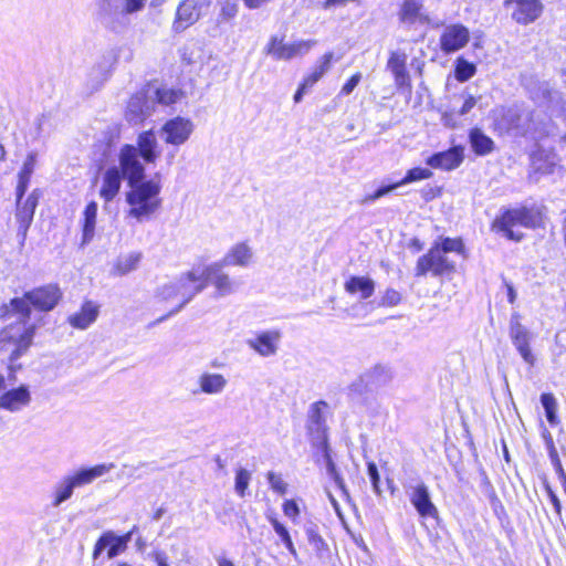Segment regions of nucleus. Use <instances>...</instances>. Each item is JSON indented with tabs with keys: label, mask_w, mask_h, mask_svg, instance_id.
<instances>
[{
	"label": "nucleus",
	"mask_w": 566,
	"mask_h": 566,
	"mask_svg": "<svg viewBox=\"0 0 566 566\" xmlns=\"http://www.w3.org/2000/svg\"><path fill=\"white\" fill-rule=\"evenodd\" d=\"M407 55L401 52H392L388 60V69L395 76V83L398 87L409 85V75L406 70Z\"/></svg>",
	"instance_id": "nucleus-35"
},
{
	"label": "nucleus",
	"mask_w": 566,
	"mask_h": 566,
	"mask_svg": "<svg viewBox=\"0 0 566 566\" xmlns=\"http://www.w3.org/2000/svg\"><path fill=\"white\" fill-rule=\"evenodd\" d=\"M138 149L134 145H124L118 154L119 171L128 185L143 181L145 168L140 161Z\"/></svg>",
	"instance_id": "nucleus-13"
},
{
	"label": "nucleus",
	"mask_w": 566,
	"mask_h": 566,
	"mask_svg": "<svg viewBox=\"0 0 566 566\" xmlns=\"http://www.w3.org/2000/svg\"><path fill=\"white\" fill-rule=\"evenodd\" d=\"M137 470V468L135 467H130V465H127V464H124L123 468H122V472L119 474V476H133V473Z\"/></svg>",
	"instance_id": "nucleus-61"
},
{
	"label": "nucleus",
	"mask_w": 566,
	"mask_h": 566,
	"mask_svg": "<svg viewBox=\"0 0 566 566\" xmlns=\"http://www.w3.org/2000/svg\"><path fill=\"white\" fill-rule=\"evenodd\" d=\"M401 294L395 289H387L381 295L378 306L392 307L400 303Z\"/></svg>",
	"instance_id": "nucleus-50"
},
{
	"label": "nucleus",
	"mask_w": 566,
	"mask_h": 566,
	"mask_svg": "<svg viewBox=\"0 0 566 566\" xmlns=\"http://www.w3.org/2000/svg\"><path fill=\"white\" fill-rule=\"evenodd\" d=\"M268 520L271 523V525H272L274 532L276 533V535L281 538V541L284 544V546L286 547V549L290 552V554L292 556H294L296 558L297 557V552H296V548H295V546L293 544L291 534H290L289 530L286 528V526L284 524H282L274 516H268Z\"/></svg>",
	"instance_id": "nucleus-43"
},
{
	"label": "nucleus",
	"mask_w": 566,
	"mask_h": 566,
	"mask_svg": "<svg viewBox=\"0 0 566 566\" xmlns=\"http://www.w3.org/2000/svg\"><path fill=\"white\" fill-rule=\"evenodd\" d=\"M146 97L153 104V109H155L157 104L163 106L176 104L182 98V92L166 86L147 85Z\"/></svg>",
	"instance_id": "nucleus-30"
},
{
	"label": "nucleus",
	"mask_w": 566,
	"mask_h": 566,
	"mask_svg": "<svg viewBox=\"0 0 566 566\" xmlns=\"http://www.w3.org/2000/svg\"><path fill=\"white\" fill-rule=\"evenodd\" d=\"M253 256V249L247 242H238L218 262L224 266L247 268L252 263Z\"/></svg>",
	"instance_id": "nucleus-27"
},
{
	"label": "nucleus",
	"mask_w": 566,
	"mask_h": 566,
	"mask_svg": "<svg viewBox=\"0 0 566 566\" xmlns=\"http://www.w3.org/2000/svg\"><path fill=\"white\" fill-rule=\"evenodd\" d=\"M398 187H400L398 185V182L389 185V186L380 187L374 193L366 196L365 199L363 200V202L364 203L375 202L376 200L386 196L387 193L391 192L392 190L397 189Z\"/></svg>",
	"instance_id": "nucleus-53"
},
{
	"label": "nucleus",
	"mask_w": 566,
	"mask_h": 566,
	"mask_svg": "<svg viewBox=\"0 0 566 566\" xmlns=\"http://www.w3.org/2000/svg\"><path fill=\"white\" fill-rule=\"evenodd\" d=\"M334 54L332 52L325 53L314 66L312 72L305 76V86H313L317 81H319L323 75L328 72L332 66Z\"/></svg>",
	"instance_id": "nucleus-40"
},
{
	"label": "nucleus",
	"mask_w": 566,
	"mask_h": 566,
	"mask_svg": "<svg viewBox=\"0 0 566 566\" xmlns=\"http://www.w3.org/2000/svg\"><path fill=\"white\" fill-rule=\"evenodd\" d=\"M469 139L473 151L479 156H485L494 149V142L479 128L471 129Z\"/></svg>",
	"instance_id": "nucleus-37"
},
{
	"label": "nucleus",
	"mask_w": 566,
	"mask_h": 566,
	"mask_svg": "<svg viewBox=\"0 0 566 566\" xmlns=\"http://www.w3.org/2000/svg\"><path fill=\"white\" fill-rule=\"evenodd\" d=\"M61 297L60 287L55 284H49L27 292L23 297L13 298L11 306L14 312L28 319L31 313L30 305L40 311L49 312L57 305Z\"/></svg>",
	"instance_id": "nucleus-7"
},
{
	"label": "nucleus",
	"mask_w": 566,
	"mask_h": 566,
	"mask_svg": "<svg viewBox=\"0 0 566 566\" xmlns=\"http://www.w3.org/2000/svg\"><path fill=\"white\" fill-rule=\"evenodd\" d=\"M458 112L452 109L442 113L441 122L446 127L454 128L459 126Z\"/></svg>",
	"instance_id": "nucleus-54"
},
{
	"label": "nucleus",
	"mask_w": 566,
	"mask_h": 566,
	"mask_svg": "<svg viewBox=\"0 0 566 566\" xmlns=\"http://www.w3.org/2000/svg\"><path fill=\"white\" fill-rule=\"evenodd\" d=\"M211 6V0H184L179 3L174 21L176 31H184L195 24Z\"/></svg>",
	"instance_id": "nucleus-14"
},
{
	"label": "nucleus",
	"mask_w": 566,
	"mask_h": 566,
	"mask_svg": "<svg viewBox=\"0 0 566 566\" xmlns=\"http://www.w3.org/2000/svg\"><path fill=\"white\" fill-rule=\"evenodd\" d=\"M541 402L545 410L547 421L552 426H556L558 423V417H557V401H556L555 397L552 394H543L541 396Z\"/></svg>",
	"instance_id": "nucleus-45"
},
{
	"label": "nucleus",
	"mask_w": 566,
	"mask_h": 566,
	"mask_svg": "<svg viewBox=\"0 0 566 566\" xmlns=\"http://www.w3.org/2000/svg\"><path fill=\"white\" fill-rule=\"evenodd\" d=\"M328 499L331 501V504L333 505L335 512L340 515V507H339V504L338 502L336 501V499L331 494L328 493Z\"/></svg>",
	"instance_id": "nucleus-64"
},
{
	"label": "nucleus",
	"mask_w": 566,
	"mask_h": 566,
	"mask_svg": "<svg viewBox=\"0 0 566 566\" xmlns=\"http://www.w3.org/2000/svg\"><path fill=\"white\" fill-rule=\"evenodd\" d=\"M140 157L147 164H155L159 157V145L153 130H146L138 135L137 146Z\"/></svg>",
	"instance_id": "nucleus-32"
},
{
	"label": "nucleus",
	"mask_w": 566,
	"mask_h": 566,
	"mask_svg": "<svg viewBox=\"0 0 566 566\" xmlns=\"http://www.w3.org/2000/svg\"><path fill=\"white\" fill-rule=\"evenodd\" d=\"M375 282L368 276H350L344 284L345 291L350 295H358L360 300L369 298L375 292Z\"/></svg>",
	"instance_id": "nucleus-33"
},
{
	"label": "nucleus",
	"mask_w": 566,
	"mask_h": 566,
	"mask_svg": "<svg viewBox=\"0 0 566 566\" xmlns=\"http://www.w3.org/2000/svg\"><path fill=\"white\" fill-rule=\"evenodd\" d=\"M251 480V473L247 469H239L235 474L234 490L241 497L245 495V491Z\"/></svg>",
	"instance_id": "nucleus-48"
},
{
	"label": "nucleus",
	"mask_w": 566,
	"mask_h": 566,
	"mask_svg": "<svg viewBox=\"0 0 566 566\" xmlns=\"http://www.w3.org/2000/svg\"><path fill=\"white\" fill-rule=\"evenodd\" d=\"M507 298L511 304L516 300V292L512 285H507Z\"/></svg>",
	"instance_id": "nucleus-63"
},
{
	"label": "nucleus",
	"mask_w": 566,
	"mask_h": 566,
	"mask_svg": "<svg viewBox=\"0 0 566 566\" xmlns=\"http://www.w3.org/2000/svg\"><path fill=\"white\" fill-rule=\"evenodd\" d=\"M266 478L271 489L275 493L284 495L287 492V484L284 482L281 474L270 471L268 472Z\"/></svg>",
	"instance_id": "nucleus-49"
},
{
	"label": "nucleus",
	"mask_w": 566,
	"mask_h": 566,
	"mask_svg": "<svg viewBox=\"0 0 566 566\" xmlns=\"http://www.w3.org/2000/svg\"><path fill=\"white\" fill-rule=\"evenodd\" d=\"M224 265L219 262L200 266V273L202 274V279L206 281V285L208 283L213 285L219 297L230 295L238 289L237 283L229 276V274L222 271Z\"/></svg>",
	"instance_id": "nucleus-15"
},
{
	"label": "nucleus",
	"mask_w": 566,
	"mask_h": 566,
	"mask_svg": "<svg viewBox=\"0 0 566 566\" xmlns=\"http://www.w3.org/2000/svg\"><path fill=\"white\" fill-rule=\"evenodd\" d=\"M216 562L218 566H234V564L224 556H217Z\"/></svg>",
	"instance_id": "nucleus-62"
},
{
	"label": "nucleus",
	"mask_w": 566,
	"mask_h": 566,
	"mask_svg": "<svg viewBox=\"0 0 566 566\" xmlns=\"http://www.w3.org/2000/svg\"><path fill=\"white\" fill-rule=\"evenodd\" d=\"M496 128L514 136H530L534 139L554 133L552 126L544 123L539 114L520 108L505 109L496 119Z\"/></svg>",
	"instance_id": "nucleus-3"
},
{
	"label": "nucleus",
	"mask_w": 566,
	"mask_h": 566,
	"mask_svg": "<svg viewBox=\"0 0 566 566\" xmlns=\"http://www.w3.org/2000/svg\"><path fill=\"white\" fill-rule=\"evenodd\" d=\"M476 72V67L473 63L467 61L463 57H459L455 62V78L459 82H465L470 80Z\"/></svg>",
	"instance_id": "nucleus-46"
},
{
	"label": "nucleus",
	"mask_w": 566,
	"mask_h": 566,
	"mask_svg": "<svg viewBox=\"0 0 566 566\" xmlns=\"http://www.w3.org/2000/svg\"><path fill=\"white\" fill-rule=\"evenodd\" d=\"M463 159V147L454 146L446 151L433 154L426 160V163L433 169L453 170L462 164Z\"/></svg>",
	"instance_id": "nucleus-24"
},
{
	"label": "nucleus",
	"mask_w": 566,
	"mask_h": 566,
	"mask_svg": "<svg viewBox=\"0 0 566 566\" xmlns=\"http://www.w3.org/2000/svg\"><path fill=\"white\" fill-rule=\"evenodd\" d=\"M409 500L421 517H438V509L431 501L429 489L424 483H419L410 489Z\"/></svg>",
	"instance_id": "nucleus-23"
},
{
	"label": "nucleus",
	"mask_w": 566,
	"mask_h": 566,
	"mask_svg": "<svg viewBox=\"0 0 566 566\" xmlns=\"http://www.w3.org/2000/svg\"><path fill=\"white\" fill-rule=\"evenodd\" d=\"M361 80V74L359 72L355 73L342 87V95H349L355 87L359 84Z\"/></svg>",
	"instance_id": "nucleus-56"
},
{
	"label": "nucleus",
	"mask_w": 566,
	"mask_h": 566,
	"mask_svg": "<svg viewBox=\"0 0 566 566\" xmlns=\"http://www.w3.org/2000/svg\"><path fill=\"white\" fill-rule=\"evenodd\" d=\"M315 45V40H297L285 43L283 36L272 35L264 46V53L276 61H289L306 55Z\"/></svg>",
	"instance_id": "nucleus-8"
},
{
	"label": "nucleus",
	"mask_w": 566,
	"mask_h": 566,
	"mask_svg": "<svg viewBox=\"0 0 566 566\" xmlns=\"http://www.w3.org/2000/svg\"><path fill=\"white\" fill-rule=\"evenodd\" d=\"M154 112L153 104L146 97V88L132 96L128 102L126 117L130 123H142L147 116Z\"/></svg>",
	"instance_id": "nucleus-28"
},
{
	"label": "nucleus",
	"mask_w": 566,
	"mask_h": 566,
	"mask_svg": "<svg viewBox=\"0 0 566 566\" xmlns=\"http://www.w3.org/2000/svg\"><path fill=\"white\" fill-rule=\"evenodd\" d=\"M504 6L512 19L523 25L534 22L543 11L539 0H505Z\"/></svg>",
	"instance_id": "nucleus-18"
},
{
	"label": "nucleus",
	"mask_w": 566,
	"mask_h": 566,
	"mask_svg": "<svg viewBox=\"0 0 566 566\" xmlns=\"http://www.w3.org/2000/svg\"><path fill=\"white\" fill-rule=\"evenodd\" d=\"M136 527H134L130 532L123 536H117L114 532L108 531L102 534V536L97 539L94 551H93V557L96 559L102 552L108 547L107 556L108 558L116 557L120 552L125 551L127 547V544L132 539V535L134 533Z\"/></svg>",
	"instance_id": "nucleus-21"
},
{
	"label": "nucleus",
	"mask_w": 566,
	"mask_h": 566,
	"mask_svg": "<svg viewBox=\"0 0 566 566\" xmlns=\"http://www.w3.org/2000/svg\"><path fill=\"white\" fill-rule=\"evenodd\" d=\"M463 103L458 112L459 116H463L468 114L475 105H476V98L472 95H463Z\"/></svg>",
	"instance_id": "nucleus-57"
},
{
	"label": "nucleus",
	"mask_w": 566,
	"mask_h": 566,
	"mask_svg": "<svg viewBox=\"0 0 566 566\" xmlns=\"http://www.w3.org/2000/svg\"><path fill=\"white\" fill-rule=\"evenodd\" d=\"M98 314L99 306L93 301H85L78 312L67 317V322L76 329H86L97 319Z\"/></svg>",
	"instance_id": "nucleus-31"
},
{
	"label": "nucleus",
	"mask_w": 566,
	"mask_h": 566,
	"mask_svg": "<svg viewBox=\"0 0 566 566\" xmlns=\"http://www.w3.org/2000/svg\"><path fill=\"white\" fill-rule=\"evenodd\" d=\"M329 406L325 401H316L312 403L307 411L306 430L310 440L315 448H325L327 444L326 423Z\"/></svg>",
	"instance_id": "nucleus-9"
},
{
	"label": "nucleus",
	"mask_w": 566,
	"mask_h": 566,
	"mask_svg": "<svg viewBox=\"0 0 566 566\" xmlns=\"http://www.w3.org/2000/svg\"><path fill=\"white\" fill-rule=\"evenodd\" d=\"M36 161H38V153L34 150L30 151L27 155V157L22 164V167L18 174L17 193L19 196L25 195L29 184H30V180H31V177L35 170Z\"/></svg>",
	"instance_id": "nucleus-34"
},
{
	"label": "nucleus",
	"mask_w": 566,
	"mask_h": 566,
	"mask_svg": "<svg viewBox=\"0 0 566 566\" xmlns=\"http://www.w3.org/2000/svg\"><path fill=\"white\" fill-rule=\"evenodd\" d=\"M541 222L538 212L527 209L517 208L510 209L497 217L493 222V229L501 232L505 238L520 241L523 238L521 228L532 229L536 228Z\"/></svg>",
	"instance_id": "nucleus-6"
},
{
	"label": "nucleus",
	"mask_w": 566,
	"mask_h": 566,
	"mask_svg": "<svg viewBox=\"0 0 566 566\" xmlns=\"http://www.w3.org/2000/svg\"><path fill=\"white\" fill-rule=\"evenodd\" d=\"M97 218V203L91 201L83 211V240L82 243H88L95 233Z\"/></svg>",
	"instance_id": "nucleus-38"
},
{
	"label": "nucleus",
	"mask_w": 566,
	"mask_h": 566,
	"mask_svg": "<svg viewBox=\"0 0 566 566\" xmlns=\"http://www.w3.org/2000/svg\"><path fill=\"white\" fill-rule=\"evenodd\" d=\"M123 178L124 177L116 166L109 167L105 170L102 176V185L99 189V197L105 202H111L117 196Z\"/></svg>",
	"instance_id": "nucleus-29"
},
{
	"label": "nucleus",
	"mask_w": 566,
	"mask_h": 566,
	"mask_svg": "<svg viewBox=\"0 0 566 566\" xmlns=\"http://www.w3.org/2000/svg\"><path fill=\"white\" fill-rule=\"evenodd\" d=\"M195 127V123L190 118L176 116L160 127L159 137L166 144L179 147L189 140Z\"/></svg>",
	"instance_id": "nucleus-10"
},
{
	"label": "nucleus",
	"mask_w": 566,
	"mask_h": 566,
	"mask_svg": "<svg viewBox=\"0 0 566 566\" xmlns=\"http://www.w3.org/2000/svg\"><path fill=\"white\" fill-rule=\"evenodd\" d=\"M317 449L322 452V455H323V459H324L325 467H326L328 475L334 480L335 484L340 490V492L345 496H347V491H346V486H345L344 480L338 474V472L336 470V467H335V463L332 460V457H331V453H329V449H328V443L325 444V448H317Z\"/></svg>",
	"instance_id": "nucleus-42"
},
{
	"label": "nucleus",
	"mask_w": 566,
	"mask_h": 566,
	"mask_svg": "<svg viewBox=\"0 0 566 566\" xmlns=\"http://www.w3.org/2000/svg\"><path fill=\"white\" fill-rule=\"evenodd\" d=\"M32 394L29 385L22 384L0 394V410L19 413L31 405Z\"/></svg>",
	"instance_id": "nucleus-17"
},
{
	"label": "nucleus",
	"mask_w": 566,
	"mask_h": 566,
	"mask_svg": "<svg viewBox=\"0 0 566 566\" xmlns=\"http://www.w3.org/2000/svg\"><path fill=\"white\" fill-rule=\"evenodd\" d=\"M198 389L193 394H203L207 396H219L223 394L228 386V379L224 375L212 371H203L197 378Z\"/></svg>",
	"instance_id": "nucleus-25"
},
{
	"label": "nucleus",
	"mask_w": 566,
	"mask_h": 566,
	"mask_svg": "<svg viewBox=\"0 0 566 566\" xmlns=\"http://www.w3.org/2000/svg\"><path fill=\"white\" fill-rule=\"evenodd\" d=\"M520 314L513 313L510 321V336L525 363L533 365L535 358L530 348V332L521 324Z\"/></svg>",
	"instance_id": "nucleus-19"
},
{
	"label": "nucleus",
	"mask_w": 566,
	"mask_h": 566,
	"mask_svg": "<svg viewBox=\"0 0 566 566\" xmlns=\"http://www.w3.org/2000/svg\"><path fill=\"white\" fill-rule=\"evenodd\" d=\"M432 171L428 168L416 167L409 169L405 176V178L398 181L399 186H403L410 182L420 181L424 179H429L432 177Z\"/></svg>",
	"instance_id": "nucleus-47"
},
{
	"label": "nucleus",
	"mask_w": 566,
	"mask_h": 566,
	"mask_svg": "<svg viewBox=\"0 0 566 566\" xmlns=\"http://www.w3.org/2000/svg\"><path fill=\"white\" fill-rule=\"evenodd\" d=\"M438 244L444 254L448 252L462 253L464 248L461 239L444 238L442 239L441 243Z\"/></svg>",
	"instance_id": "nucleus-51"
},
{
	"label": "nucleus",
	"mask_w": 566,
	"mask_h": 566,
	"mask_svg": "<svg viewBox=\"0 0 566 566\" xmlns=\"http://www.w3.org/2000/svg\"><path fill=\"white\" fill-rule=\"evenodd\" d=\"M219 13L217 17V25L230 23L238 13V4L230 0H221L219 2Z\"/></svg>",
	"instance_id": "nucleus-44"
},
{
	"label": "nucleus",
	"mask_w": 566,
	"mask_h": 566,
	"mask_svg": "<svg viewBox=\"0 0 566 566\" xmlns=\"http://www.w3.org/2000/svg\"><path fill=\"white\" fill-rule=\"evenodd\" d=\"M114 468V463H101L90 468L82 467L63 475L52 489L51 505L59 507L73 496L76 489L90 485Z\"/></svg>",
	"instance_id": "nucleus-4"
},
{
	"label": "nucleus",
	"mask_w": 566,
	"mask_h": 566,
	"mask_svg": "<svg viewBox=\"0 0 566 566\" xmlns=\"http://www.w3.org/2000/svg\"><path fill=\"white\" fill-rule=\"evenodd\" d=\"M392 378L391 371L385 366H375L363 375V381L367 387L378 388L388 384Z\"/></svg>",
	"instance_id": "nucleus-36"
},
{
	"label": "nucleus",
	"mask_w": 566,
	"mask_h": 566,
	"mask_svg": "<svg viewBox=\"0 0 566 566\" xmlns=\"http://www.w3.org/2000/svg\"><path fill=\"white\" fill-rule=\"evenodd\" d=\"M147 0H96L97 17L102 24L113 32H120L129 25V17L142 12Z\"/></svg>",
	"instance_id": "nucleus-5"
},
{
	"label": "nucleus",
	"mask_w": 566,
	"mask_h": 566,
	"mask_svg": "<svg viewBox=\"0 0 566 566\" xmlns=\"http://www.w3.org/2000/svg\"><path fill=\"white\" fill-rule=\"evenodd\" d=\"M434 0H403L398 12L399 21L408 28L429 24Z\"/></svg>",
	"instance_id": "nucleus-11"
},
{
	"label": "nucleus",
	"mask_w": 566,
	"mask_h": 566,
	"mask_svg": "<svg viewBox=\"0 0 566 566\" xmlns=\"http://www.w3.org/2000/svg\"><path fill=\"white\" fill-rule=\"evenodd\" d=\"M35 333V326L29 325L23 327L22 334L19 336L17 342V348L11 354V361L17 360L20 358L30 347L32 344V339Z\"/></svg>",
	"instance_id": "nucleus-41"
},
{
	"label": "nucleus",
	"mask_w": 566,
	"mask_h": 566,
	"mask_svg": "<svg viewBox=\"0 0 566 566\" xmlns=\"http://www.w3.org/2000/svg\"><path fill=\"white\" fill-rule=\"evenodd\" d=\"M310 87L311 86H305V78H304L303 82L301 83L300 87L297 88V91L294 94V97H293L294 102L300 103L303 98L305 91Z\"/></svg>",
	"instance_id": "nucleus-60"
},
{
	"label": "nucleus",
	"mask_w": 566,
	"mask_h": 566,
	"mask_svg": "<svg viewBox=\"0 0 566 566\" xmlns=\"http://www.w3.org/2000/svg\"><path fill=\"white\" fill-rule=\"evenodd\" d=\"M282 335L277 329H268L256 333L247 340L248 346L262 357L276 355Z\"/></svg>",
	"instance_id": "nucleus-20"
},
{
	"label": "nucleus",
	"mask_w": 566,
	"mask_h": 566,
	"mask_svg": "<svg viewBox=\"0 0 566 566\" xmlns=\"http://www.w3.org/2000/svg\"><path fill=\"white\" fill-rule=\"evenodd\" d=\"M23 196H19L17 193V212L15 219L19 223L18 227V237L20 238L21 244L24 243L27 238L28 229L30 228L33 216L35 212V208L39 201V190L34 189L25 200H22Z\"/></svg>",
	"instance_id": "nucleus-16"
},
{
	"label": "nucleus",
	"mask_w": 566,
	"mask_h": 566,
	"mask_svg": "<svg viewBox=\"0 0 566 566\" xmlns=\"http://www.w3.org/2000/svg\"><path fill=\"white\" fill-rule=\"evenodd\" d=\"M469 40L468 28L462 24H450L443 29L439 41L442 52L450 54L464 48Z\"/></svg>",
	"instance_id": "nucleus-22"
},
{
	"label": "nucleus",
	"mask_w": 566,
	"mask_h": 566,
	"mask_svg": "<svg viewBox=\"0 0 566 566\" xmlns=\"http://www.w3.org/2000/svg\"><path fill=\"white\" fill-rule=\"evenodd\" d=\"M140 260V252H130L124 255H119L114 263L113 273L115 275H125L136 270Z\"/></svg>",
	"instance_id": "nucleus-39"
},
{
	"label": "nucleus",
	"mask_w": 566,
	"mask_h": 566,
	"mask_svg": "<svg viewBox=\"0 0 566 566\" xmlns=\"http://www.w3.org/2000/svg\"><path fill=\"white\" fill-rule=\"evenodd\" d=\"M454 270V264L442 253L439 244H434L427 254L420 256L416 265V275L424 276L428 272L442 275Z\"/></svg>",
	"instance_id": "nucleus-12"
},
{
	"label": "nucleus",
	"mask_w": 566,
	"mask_h": 566,
	"mask_svg": "<svg viewBox=\"0 0 566 566\" xmlns=\"http://www.w3.org/2000/svg\"><path fill=\"white\" fill-rule=\"evenodd\" d=\"M126 192L127 216L138 222L150 220L161 207L159 180L150 179L129 185Z\"/></svg>",
	"instance_id": "nucleus-2"
},
{
	"label": "nucleus",
	"mask_w": 566,
	"mask_h": 566,
	"mask_svg": "<svg viewBox=\"0 0 566 566\" xmlns=\"http://www.w3.org/2000/svg\"><path fill=\"white\" fill-rule=\"evenodd\" d=\"M367 469H368V475H369L371 484H373V489L377 494H379L380 493V488H379L380 478H379L378 469L374 462H369L367 465Z\"/></svg>",
	"instance_id": "nucleus-55"
},
{
	"label": "nucleus",
	"mask_w": 566,
	"mask_h": 566,
	"mask_svg": "<svg viewBox=\"0 0 566 566\" xmlns=\"http://www.w3.org/2000/svg\"><path fill=\"white\" fill-rule=\"evenodd\" d=\"M206 289V281L200 273V266L181 273L174 281L161 285L156 293L159 302L171 303L175 305L169 313L158 319L163 322L169 316L180 312L197 294Z\"/></svg>",
	"instance_id": "nucleus-1"
},
{
	"label": "nucleus",
	"mask_w": 566,
	"mask_h": 566,
	"mask_svg": "<svg viewBox=\"0 0 566 566\" xmlns=\"http://www.w3.org/2000/svg\"><path fill=\"white\" fill-rule=\"evenodd\" d=\"M548 497L551 500V503L557 514H560L562 505L558 496L555 494V492L547 488Z\"/></svg>",
	"instance_id": "nucleus-59"
},
{
	"label": "nucleus",
	"mask_w": 566,
	"mask_h": 566,
	"mask_svg": "<svg viewBox=\"0 0 566 566\" xmlns=\"http://www.w3.org/2000/svg\"><path fill=\"white\" fill-rule=\"evenodd\" d=\"M531 168L534 174L553 175L560 170L558 156L551 150L537 149L532 154Z\"/></svg>",
	"instance_id": "nucleus-26"
},
{
	"label": "nucleus",
	"mask_w": 566,
	"mask_h": 566,
	"mask_svg": "<svg viewBox=\"0 0 566 566\" xmlns=\"http://www.w3.org/2000/svg\"><path fill=\"white\" fill-rule=\"evenodd\" d=\"M157 566H169L168 556L164 551L156 549L150 554Z\"/></svg>",
	"instance_id": "nucleus-58"
},
{
	"label": "nucleus",
	"mask_w": 566,
	"mask_h": 566,
	"mask_svg": "<svg viewBox=\"0 0 566 566\" xmlns=\"http://www.w3.org/2000/svg\"><path fill=\"white\" fill-rule=\"evenodd\" d=\"M282 510L286 517H289L293 523H297L301 511L294 500H286L282 505Z\"/></svg>",
	"instance_id": "nucleus-52"
}]
</instances>
